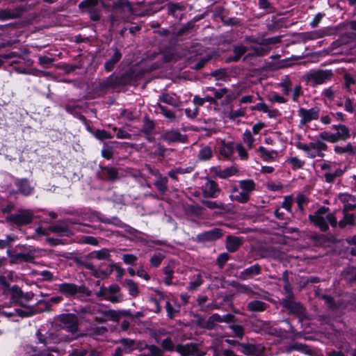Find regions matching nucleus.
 <instances>
[{
    "label": "nucleus",
    "instance_id": "nucleus-1",
    "mask_svg": "<svg viewBox=\"0 0 356 356\" xmlns=\"http://www.w3.org/2000/svg\"><path fill=\"white\" fill-rule=\"evenodd\" d=\"M309 220L316 226L318 227L322 232H326L329 229L328 223L332 227L337 226V220L334 213L329 212V208L321 207L313 214L309 215Z\"/></svg>",
    "mask_w": 356,
    "mask_h": 356
},
{
    "label": "nucleus",
    "instance_id": "nucleus-2",
    "mask_svg": "<svg viewBox=\"0 0 356 356\" xmlns=\"http://www.w3.org/2000/svg\"><path fill=\"white\" fill-rule=\"evenodd\" d=\"M297 147L305 152L309 159L323 158L325 155L324 152L328 148L327 144L322 140H316L308 144L298 143Z\"/></svg>",
    "mask_w": 356,
    "mask_h": 356
},
{
    "label": "nucleus",
    "instance_id": "nucleus-3",
    "mask_svg": "<svg viewBox=\"0 0 356 356\" xmlns=\"http://www.w3.org/2000/svg\"><path fill=\"white\" fill-rule=\"evenodd\" d=\"M57 289L67 298H75L78 294L86 296L90 295V291L85 284L76 285L71 282H63L57 285Z\"/></svg>",
    "mask_w": 356,
    "mask_h": 356
},
{
    "label": "nucleus",
    "instance_id": "nucleus-4",
    "mask_svg": "<svg viewBox=\"0 0 356 356\" xmlns=\"http://www.w3.org/2000/svg\"><path fill=\"white\" fill-rule=\"evenodd\" d=\"M56 326L70 333L78 331L79 319L74 314H62L55 318Z\"/></svg>",
    "mask_w": 356,
    "mask_h": 356
},
{
    "label": "nucleus",
    "instance_id": "nucleus-5",
    "mask_svg": "<svg viewBox=\"0 0 356 356\" xmlns=\"http://www.w3.org/2000/svg\"><path fill=\"white\" fill-rule=\"evenodd\" d=\"M331 70H318L310 71L305 75L306 81L312 86L321 85L331 80L333 76Z\"/></svg>",
    "mask_w": 356,
    "mask_h": 356
},
{
    "label": "nucleus",
    "instance_id": "nucleus-6",
    "mask_svg": "<svg viewBox=\"0 0 356 356\" xmlns=\"http://www.w3.org/2000/svg\"><path fill=\"white\" fill-rule=\"evenodd\" d=\"M33 213L27 209H19L17 213L8 216L6 220L17 226L26 225L32 222Z\"/></svg>",
    "mask_w": 356,
    "mask_h": 356
},
{
    "label": "nucleus",
    "instance_id": "nucleus-7",
    "mask_svg": "<svg viewBox=\"0 0 356 356\" xmlns=\"http://www.w3.org/2000/svg\"><path fill=\"white\" fill-rule=\"evenodd\" d=\"M321 114L320 108L314 106L311 108H300L298 115L300 117L299 127H303L313 120H317Z\"/></svg>",
    "mask_w": 356,
    "mask_h": 356
},
{
    "label": "nucleus",
    "instance_id": "nucleus-8",
    "mask_svg": "<svg viewBox=\"0 0 356 356\" xmlns=\"http://www.w3.org/2000/svg\"><path fill=\"white\" fill-rule=\"evenodd\" d=\"M283 303L284 307L289 310L291 314L300 318H306L307 314L305 309L300 302L294 301L291 294H289V296L283 300Z\"/></svg>",
    "mask_w": 356,
    "mask_h": 356
},
{
    "label": "nucleus",
    "instance_id": "nucleus-9",
    "mask_svg": "<svg viewBox=\"0 0 356 356\" xmlns=\"http://www.w3.org/2000/svg\"><path fill=\"white\" fill-rule=\"evenodd\" d=\"M220 191L221 189L218 184L210 179H207L206 182L202 186V195L206 198H216Z\"/></svg>",
    "mask_w": 356,
    "mask_h": 356
},
{
    "label": "nucleus",
    "instance_id": "nucleus-10",
    "mask_svg": "<svg viewBox=\"0 0 356 356\" xmlns=\"http://www.w3.org/2000/svg\"><path fill=\"white\" fill-rule=\"evenodd\" d=\"M175 350L181 356H204L205 353L198 350L196 344L186 343L178 344L176 346Z\"/></svg>",
    "mask_w": 356,
    "mask_h": 356
},
{
    "label": "nucleus",
    "instance_id": "nucleus-11",
    "mask_svg": "<svg viewBox=\"0 0 356 356\" xmlns=\"http://www.w3.org/2000/svg\"><path fill=\"white\" fill-rule=\"evenodd\" d=\"M339 200L343 204L342 212H349L356 209V197L347 193H339L338 195Z\"/></svg>",
    "mask_w": 356,
    "mask_h": 356
},
{
    "label": "nucleus",
    "instance_id": "nucleus-12",
    "mask_svg": "<svg viewBox=\"0 0 356 356\" xmlns=\"http://www.w3.org/2000/svg\"><path fill=\"white\" fill-rule=\"evenodd\" d=\"M161 138L168 143L179 142L181 143H185L188 140V138L186 135H182L178 130L175 129L165 131L162 134Z\"/></svg>",
    "mask_w": 356,
    "mask_h": 356
},
{
    "label": "nucleus",
    "instance_id": "nucleus-13",
    "mask_svg": "<svg viewBox=\"0 0 356 356\" xmlns=\"http://www.w3.org/2000/svg\"><path fill=\"white\" fill-rule=\"evenodd\" d=\"M11 263L32 262L35 259V253L29 250L26 252L8 254Z\"/></svg>",
    "mask_w": 356,
    "mask_h": 356
},
{
    "label": "nucleus",
    "instance_id": "nucleus-14",
    "mask_svg": "<svg viewBox=\"0 0 356 356\" xmlns=\"http://www.w3.org/2000/svg\"><path fill=\"white\" fill-rule=\"evenodd\" d=\"M261 268L258 264H255L243 270H242L238 275V278L241 280H248L252 279L254 276L261 274Z\"/></svg>",
    "mask_w": 356,
    "mask_h": 356
},
{
    "label": "nucleus",
    "instance_id": "nucleus-15",
    "mask_svg": "<svg viewBox=\"0 0 356 356\" xmlns=\"http://www.w3.org/2000/svg\"><path fill=\"white\" fill-rule=\"evenodd\" d=\"M10 300L13 302L22 304L23 300H28L30 295L24 293L22 289L17 285H14L10 289Z\"/></svg>",
    "mask_w": 356,
    "mask_h": 356
},
{
    "label": "nucleus",
    "instance_id": "nucleus-16",
    "mask_svg": "<svg viewBox=\"0 0 356 356\" xmlns=\"http://www.w3.org/2000/svg\"><path fill=\"white\" fill-rule=\"evenodd\" d=\"M222 236V232L220 229L215 228L213 229L204 232L197 236L199 241L207 242V241H213Z\"/></svg>",
    "mask_w": 356,
    "mask_h": 356
},
{
    "label": "nucleus",
    "instance_id": "nucleus-17",
    "mask_svg": "<svg viewBox=\"0 0 356 356\" xmlns=\"http://www.w3.org/2000/svg\"><path fill=\"white\" fill-rule=\"evenodd\" d=\"M23 8L22 7H16L13 9H2L0 10V20L6 21L16 19L21 15Z\"/></svg>",
    "mask_w": 356,
    "mask_h": 356
},
{
    "label": "nucleus",
    "instance_id": "nucleus-18",
    "mask_svg": "<svg viewBox=\"0 0 356 356\" xmlns=\"http://www.w3.org/2000/svg\"><path fill=\"white\" fill-rule=\"evenodd\" d=\"M97 295L98 297L113 303L120 302L122 300V296L121 294L108 293L106 290V287H101L97 293Z\"/></svg>",
    "mask_w": 356,
    "mask_h": 356
},
{
    "label": "nucleus",
    "instance_id": "nucleus-19",
    "mask_svg": "<svg viewBox=\"0 0 356 356\" xmlns=\"http://www.w3.org/2000/svg\"><path fill=\"white\" fill-rule=\"evenodd\" d=\"M213 151L214 147L211 143L202 145L197 154V159L201 161H209L213 157Z\"/></svg>",
    "mask_w": 356,
    "mask_h": 356
},
{
    "label": "nucleus",
    "instance_id": "nucleus-20",
    "mask_svg": "<svg viewBox=\"0 0 356 356\" xmlns=\"http://www.w3.org/2000/svg\"><path fill=\"white\" fill-rule=\"evenodd\" d=\"M239 346L242 353L248 356H259L262 352V348L254 344L241 343Z\"/></svg>",
    "mask_w": 356,
    "mask_h": 356
},
{
    "label": "nucleus",
    "instance_id": "nucleus-21",
    "mask_svg": "<svg viewBox=\"0 0 356 356\" xmlns=\"http://www.w3.org/2000/svg\"><path fill=\"white\" fill-rule=\"evenodd\" d=\"M15 184L17 187L19 193L25 196L30 195L33 191V188L31 186L26 179H17L15 181Z\"/></svg>",
    "mask_w": 356,
    "mask_h": 356
},
{
    "label": "nucleus",
    "instance_id": "nucleus-22",
    "mask_svg": "<svg viewBox=\"0 0 356 356\" xmlns=\"http://www.w3.org/2000/svg\"><path fill=\"white\" fill-rule=\"evenodd\" d=\"M114 53L111 58L108 59L104 64V69L106 72H111L115 67V64L118 63L122 58V54L116 47L111 49Z\"/></svg>",
    "mask_w": 356,
    "mask_h": 356
},
{
    "label": "nucleus",
    "instance_id": "nucleus-23",
    "mask_svg": "<svg viewBox=\"0 0 356 356\" xmlns=\"http://www.w3.org/2000/svg\"><path fill=\"white\" fill-rule=\"evenodd\" d=\"M332 128L337 131L335 136L339 140H346L350 136L349 129L344 124H334Z\"/></svg>",
    "mask_w": 356,
    "mask_h": 356
},
{
    "label": "nucleus",
    "instance_id": "nucleus-24",
    "mask_svg": "<svg viewBox=\"0 0 356 356\" xmlns=\"http://www.w3.org/2000/svg\"><path fill=\"white\" fill-rule=\"evenodd\" d=\"M241 244V240L238 237L229 235L226 238V248L230 252H236Z\"/></svg>",
    "mask_w": 356,
    "mask_h": 356
},
{
    "label": "nucleus",
    "instance_id": "nucleus-25",
    "mask_svg": "<svg viewBox=\"0 0 356 356\" xmlns=\"http://www.w3.org/2000/svg\"><path fill=\"white\" fill-rule=\"evenodd\" d=\"M343 213V218L337 222V225L343 229L346 227L347 225L353 226L355 224V216L353 213H350L349 212H342Z\"/></svg>",
    "mask_w": 356,
    "mask_h": 356
},
{
    "label": "nucleus",
    "instance_id": "nucleus-26",
    "mask_svg": "<svg viewBox=\"0 0 356 356\" xmlns=\"http://www.w3.org/2000/svg\"><path fill=\"white\" fill-rule=\"evenodd\" d=\"M257 152L260 154L261 157L264 161L273 160L278 154V152L276 150L268 151L262 146H260L258 148Z\"/></svg>",
    "mask_w": 356,
    "mask_h": 356
},
{
    "label": "nucleus",
    "instance_id": "nucleus-27",
    "mask_svg": "<svg viewBox=\"0 0 356 356\" xmlns=\"http://www.w3.org/2000/svg\"><path fill=\"white\" fill-rule=\"evenodd\" d=\"M234 151L232 143H227L225 140L220 142L219 152L224 157H229Z\"/></svg>",
    "mask_w": 356,
    "mask_h": 356
},
{
    "label": "nucleus",
    "instance_id": "nucleus-28",
    "mask_svg": "<svg viewBox=\"0 0 356 356\" xmlns=\"http://www.w3.org/2000/svg\"><path fill=\"white\" fill-rule=\"evenodd\" d=\"M49 230L54 234L67 236L69 233V229L63 222H59L49 227Z\"/></svg>",
    "mask_w": 356,
    "mask_h": 356
},
{
    "label": "nucleus",
    "instance_id": "nucleus-29",
    "mask_svg": "<svg viewBox=\"0 0 356 356\" xmlns=\"http://www.w3.org/2000/svg\"><path fill=\"white\" fill-rule=\"evenodd\" d=\"M248 309L251 312H261L267 307V304L260 300H253L248 303Z\"/></svg>",
    "mask_w": 356,
    "mask_h": 356
},
{
    "label": "nucleus",
    "instance_id": "nucleus-30",
    "mask_svg": "<svg viewBox=\"0 0 356 356\" xmlns=\"http://www.w3.org/2000/svg\"><path fill=\"white\" fill-rule=\"evenodd\" d=\"M102 171L104 178L109 181H114L118 179V172L115 168L104 167Z\"/></svg>",
    "mask_w": 356,
    "mask_h": 356
},
{
    "label": "nucleus",
    "instance_id": "nucleus-31",
    "mask_svg": "<svg viewBox=\"0 0 356 356\" xmlns=\"http://www.w3.org/2000/svg\"><path fill=\"white\" fill-rule=\"evenodd\" d=\"M239 187L250 195L251 192L255 189V184L252 179L241 180L239 181Z\"/></svg>",
    "mask_w": 356,
    "mask_h": 356
},
{
    "label": "nucleus",
    "instance_id": "nucleus-32",
    "mask_svg": "<svg viewBox=\"0 0 356 356\" xmlns=\"http://www.w3.org/2000/svg\"><path fill=\"white\" fill-rule=\"evenodd\" d=\"M156 292L159 295L160 298L158 300V299H156L155 298H149V302L151 303H152L153 306H154L153 308L152 309V311H153L154 312H155L156 314H159L162 311L161 307L160 306V302L161 300H164L165 296L161 291H156Z\"/></svg>",
    "mask_w": 356,
    "mask_h": 356
},
{
    "label": "nucleus",
    "instance_id": "nucleus-33",
    "mask_svg": "<svg viewBox=\"0 0 356 356\" xmlns=\"http://www.w3.org/2000/svg\"><path fill=\"white\" fill-rule=\"evenodd\" d=\"M168 178L161 175L156 177L154 185L159 191L164 193L168 189Z\"/></svg>",
    "mask_w": 356,
    "mask_h": 356
},
{
    "label": "nucleus",
    "instance_id": "nucleus-34",
    "mask_svg": "<svg viewBox=\"0 0 356 356\" xmlns=\"http://www.w3.org/2000/svg\"><path fill=\"white\" fill-rule=\"evenodd\" d=\"M159 101L174 107H177L179 106V102L176 99V97L168 93H165L161 95L159 97Z\"/></svg>",
    "mask_w": 356,
    "mask_h": 356
},
{
    "label": "nucleus",
    "instance_id": "nucleus-35",
    "mask_svg": "<svg viewBox=\"0 0 356 356\" xmlns=\"http://www.w3.org/2000/svg\"><path fill=\"white\" fill-rule=\"evenodd\" d=\"M229 198L232 201H236L239 203L244 204L249 201L250 195L247 193L242 191L241 192L238 191L236 194H231L229 195Z\"/></svg>",
    "mask_w": 356,
    "mask_h": 356
},
{
    "label": "nucleus",
    "instance_id": "nucleus-36",
    "mask_svg": "<svg viewBox=\"0 0 356 356\" xmlns=\"http://www.w3.org/2000/svg\"><path fill=\"white\" fill-rule=\"evenodd\" d=\"M344 170L341 168L336 169L333 172H325L324 175L325 180L327 183H332L337 177H339L343 175Z\"/></svg>",
    "mask_w": 356,
    "mask_h": 356
},
{
    "label": "nucleus",
    "instance_id": "nucleus-37",
    "mask_svg": "<svg viewBox=\"0 0 356 356\" xmlns=\"http://www.w3.org/2000/svg\"><path fill=\"white\" fill-rule=\"evenodd\" d=\"M201 202L210 209L225 210L226 209V205L220 201L202 200Z\"/></svg>",
    "mask_w": 356,
    "mask_h": 356
},
{
    "label": "nucleus",
    "instance_id": "nucleus-38",
    "mask_svg": "<svg viewBox=\"0 0 356 356\" xmlns=\"http://www.w3.org/2000/svg\"><path fill=\"white\" fill-rule=\"evenodd\" d=\"M325 35L323 30H317L314 31L305 32L303 33V38L305 40H313L323 38Z\"/></svg>",
    "mask_w": 356,
    "mask_h": 356
},
{
    "label": "nucleus",
    "instance_id": "nucleus-39",
    "mask_svg": "<svg viewBox=\"0 0 356 356\" xmlns=\"http://www.w3.org/2000/svg\"><path fill=\"white\" fill-rule=\"evenodd\" d=\"M115 270L118 274L119 277L122 276L124 273V270L120 266L116 264H110L105 271H102V277H108L112 272Z\"/></svg>",
    "mask_w": 356,
    "mask_h": 356
},
{
    "label": "nucleus",
    "instance_id": "nucleus-40",
    "mask_svg": "<svg viewBox=\"0 0 356 356\" xmlns=\"http://www.w3.org/2000/svg\"><path fill=\"white\" fill-rule=\"evenodd\" d=\"M124 285L126 286L129 295L133 297H136L138 295L139 291L136 283L131 280H126L124 281Z\"/></svg>",
    "mask_w": 356,
    "mask_h": 356
},
{
    "label": "nucleus",
    "instance_id": "nucleus-41",
    "mask_svg": "<svg viewBox=\"0 0 356 356\" xmlns=\"http://www.w3.org/2000/svg\"><path fill=\"white\" fill-rule=\"evenodd\" d=\"M82 266L88 270L92 271V275L96 277H102V271H105V270H101L99 268H97L92 262L90 261H84L82 262Z\"/></svg>",
    "mask_w": 356,
    "mask_h": 356
},
{
    "label": "nucleus",
    "instance_id": "nucleus-42",
    "mask_svg": "<svg viewBox=\"0 0 356 356\" xmlns=\"http://www.w3.org/2000/svg\"><path fill=\"white\" fill-rule=\"evenodd\" d=\"M356 149L353 147L351 143H348L346 145L342 146H336L334 147V152L337 154H341L344 153H348L350 154H355Z\"/></svg>",
    "mask_w": 356,
    "mask_h": 356
},
{
    "label": "nucleus",
    "instance_id": "nucleus-43",
    "mask_svg": "<svg viewBox=\"0 0 356 356\" xmlns=\"http://www.w3.org/2000/svg\"><path fill=\"white\" fill-rule=\"evenodd\" d=\"M203 284V280L202 278L201 274H197L193 280H191L188 283V286L187 289L191 291H194L197 290L202 284Z\"/></svg>",
    "mask_w": 356,
    "mask_h": 356
},
{
    "label": "nucleus",
    "instance_id": "nucleus-44",
    "mask_svg": "<svg viewBox=\"0 0 356 356\" xmlns=\"http://www.w3.org/2000/svg\"><path fill=\"white\" fill-rule=\"evenodd\" d=\"M110 257L108 250L102 249L100 250L93 251L90 254V257L97 259H108Z\"/></svg>",
    "mask_w": 356,
    "mask_h": 356
},
{
    "label": "nucleus",
    "instance_id": "nucleus-45",
    "mask_svg": "<svg viewBox=\"0 0 356 356\" xmlns=\"http://www.w3.org/2000/svg\"><path fill=\"white\" fill-rule=\"evenodd\" d=\"M280 86L282 88V92L285 95H289L291 90V79L287 76H285L281 81V82L279 83Z\"/></svg>",
    "mask_w": 356,
    "mask_h": 356
},
{
    "label": "nucleus",
    "instance_id": "nucleus-46",
    "mask_svg": "<svg viewBox=\"0 0 356 356\" xmlns=\"http://www.w3.org/2000/svg\"><path fill=\"white\" fill-rule=\"evenodd\" d=\"M248 48L243 45L236 46L234 48V56L230 60L237 62L241 57L247 51Z\"/></svg>",
    "mask_w": 356,
    "mask_h": 356
},
{
    "label": "nucleus",
    "instance_id": "nucleus-47",
    "mask_svg": "<svg viewBox=\"0 0 356 356\" xmlns=\"http://www.w3.org/2000/svg\"><path fill=\"white\" fill-rule=\"evenodd\" d=\"M318 137L323 140L330 143H337V138L334 134L329 132V131H323L319 134Z\"/></svg>",
    "mask_w": 356,
    "mask_h": 356
},
{
    "label": "nucleus",
    "instance_id": "nucleus-48",
    "mask_svg": "<svg viewBox=\"0 0 356 356\" xmlns=\"http://www.w3.org/2000/svg\"><path fill=\"white\" fill-rule=\"evenodd\" d=\"M236 170L232 168H227L224 170H219L216 172L218 177L222 179H226L230 176L234 175L236 173Z\"/></svg>",
    "mask_w": 356,
    "mask_h": 356
},
{
    "label": "nucleus",
    "instance_id": "nucleus-49",
    "mask_svg": "<svg viewBox=\"0 0 356 356\" xmlns=\"http://www.w3.org/2000/svg\"><path fill=\"white\" fill-rule=\"evenodd\" d=\"M243 140L247 145L248 149H252L254 147V138L249 130L247 129L243 133Z\"/></svg>",
    "mask_w": 356,
    "mask_h": 356
},
{
    "label": "nucleus",
    "instance_id": "nucleus-50",
    "mask_svg": "<svg viewBox=\"0 0 356 356\" xmlns=\"http://www.w3.org/2000/svg\"><path fill=\"white\" fill-rule=\"evenodd\" d=\"M288 162L293 170L300 169L305 164L304 161L300 160L296 156L289 158L288 159Z\"/></svg>",
    "mask_w": 356,
    "mask_h": 356
},
{
    "label": "nucleus",
    "instance_id": "nucleus-51",
    "mask_svg": "<svg viewBox=\"0 0 356 356\" xmlns=\"http://www.w3.org/2000/svg\"><path fill=\"white\" fill-rule=\"evenodd\" d=\"M157 106L160 109L161 113L165 116V118L170 120H174L175 119V115L172 111L168 109L165 106L161 105L159 103H158Z\"/></svg>",
    "mask_w": 356,
    "mask_h": 356
},
{
    "label": "nucleus",
    "instance_id": "nucleus-52",
    "mask_svg": "<svg viewBox=\"0 0 356 356\" xmlns=\"http://www.w3.org/2000/svg\"><path fill=\"white\" fill-rule=\"evenodd\" d=\"M164 255L161 253H155L150 259V264L153 267H158L164 259Z\"/></svg>",
    "mask_w": 356,
    "mask_h": 356
},
{
    "label": "nucleus",
    "instance_id": "nucleus-53",
    "mask_svg": "<svg viewBox=\"0 0 356 356\" xmlns=\"http://www.w3.org/2000/svg\"><path fill=\"white\" fill-rule=\"evenodd\" d=\"M258 5L260 9H263L268 13L275 12V8L271 6L268 0H258Z\"/></svg>",
    "mask_w": 356,
    "mask_h": 356
},
{
    "label": "nucleus",
    "instance_id": "nucleus-54",
    "mask_svg": "<svg viewBox=\"0 0 356 356\" xmlns=\"http://www.w3.org/2000/svg\"><path fill=\"white\" fill-rule=\"evenodd\" d=\"M161 346L163 350L167 351H173L176 348L174 342L170 338L163 339L161 342Z\"/></svg>",
    "mask_w": 356,
    "mask_h": 356
},
{
    "label": "nucleus",
    "instance_id": "nucleus-55",
    "mask_svg": "<svg viewBox=\"0 0 356 356\" xmlns=\"http://www.w3.org/2000/svg\"><path fill=\"white\" fill-rule=\"evenodd\" d=\"M229 328L233 331L235 337L241 339L243 338L244 335V328L243 327V326L240 325L233 324L229 325Z\"/></svg>",
    "mask_w": 356,
    "mask_h": 356
},
{
    "label": "nucleus",
    "instance_id": "nucleus-56",
    "mask_svg": "<svg viewBox=\"0 0 356 356\" xmlns=\"http://www.w3.org/2000/svg\"><path fill=\"white\" fill-rule=\"evenodd\" d=\"M149 356H163V351L160 348L154 345L147 347Z\"/></svg>",
    "mask_w": 356,
    "mask_h": 356
},
{
    "label": "nucleus",
    "instance_id": "nucleus-57",
    "mask_svg": "<svg viewBox=\"0 0 356 356\" xmlns=\"http://www.w3.org/2000/svg\"><path fill=\"white\" fill-rule=\"evenodd\" d=\"M163 272L165 273L164 282L166 285L169 286L172 284L173 270L170 267L167 266L163 269Z\"/></svg>",
    "mask_w": 356,
    "mask_h": 356
},
{
    "label": "nucleus",
    "instance_id": "nucleus-58",
    "mask_svg": "<svg viewBox=\"0 0 356 356\" xmlns=\"http://www.w3.org/2000/svg\"><path fill=\"white\" fill-rule=\"evenodd\" d=\"M293 199L292 195L285 196L282 203V208L285 209L288 212L291 213V207Z\"/></svg>",
    "mask_w": 356,
    "mask_h": 356
},
{
    "label": "nucleus",
    "instance_id": "nucleus-59",
    "mask_svg": "<svg viewBox=\"0 0 356 356\" xmlns=\"http://www.w3.org/2000/svg\"><path fill=\"white\" fill-rule=\"evenodd\" d=\"M119 343L122 344L126 348L128 349L126 353H129L131 350L134 349V346L135 345V342L133 339L122 338L119 340Z\"/></svg>",
    "mask_w": 356,
    "mask_h": 356
},
{
    "label": "nucleus",
    "instance_id": "nucleus-60",
    "mask_svg": "<svg viewBox=\"0 0 356 356\" xmlns=\"http://www.w3.org/2000/svg\"><path fill=\"white\" fill-rule=\"evenodd\" d=\"M229 259V254L223 252L219 254L217 258L216 262L220 268H222L226 262Z\"/></svg>",
    "mask_w": 356,
    "mask_h": 356
},
{
    "label": "nucleus",
    "instance_id": "nucleus-61",
    "mask_svg": "<svg viewBox=\"0 0 356 356\" xmlns=\"http://www.w3.org/2000/svg\"><path fill=\"white\" fill-rule=\"evenodd\" d=\"M5 314L8 316L17 314L21 317L29 316H31L33 314V313L27 311L26 309H15L14 310V312H10V313L5 312Z\"/></svg>",
    "mask_w": 356,
    "mask_h": 356
},
{
    "label": "nucleus",
    "instance_id": "nucleus-62",
    "mask_svg": "<svg viewBox=\"0 0 356 356\" xmlns=\"http://www.w3.org/2000/svg\"><path fill=\"white\" fill-rule=\"evenodd\" d=\"M250 50L252 51V52L250 53L251 56H262L267 53V50L262 47H251Z\"/></svg>",
    "mask_w": 356,
    "mask_h": 356
},
{
    "label": "nucleus",
    "instance_id": "nucleus-63",
    "mask_svg": "<svg viewBox=\"0 0 356 356\" xmlns=\"http://www.w3.org/2000/svg\"><path fill=\"white\" fill-rule=\"evenodd\" d=\"M245 113V109L242 108L237 110H232L229 113V118L234 120L244 116Z\"/></svg>",
    "mask_w": 356,
    "mask_h": 356
},
{
    "label": "nucleus",
    "instance_id": "nucleus-64",
    "mask_svg": "<svg viewBox=\"0 0 356 356\" xmlns=\"http://www.w3.org/2000/svg\"><path fill=\"white\" fill-rule=\"evenodd\" d=\"M335 93L336 91L332 87H329L323 90L322 95L330 101H332L334 98Z\"/></svg>",
    "mask_w": 356,
    "mask_h": 356
}]
</instances>
